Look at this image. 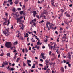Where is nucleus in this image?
<instances>
[{
	"label": "nucleus",
	"mask_w": 73,
	"mask_h": 73,
	"mask_svg": "<svg viewBox=\"0 0 73 73\" xmlns=\"http://www.w3.org/2000/svg\"><path fill=\"white\" fill-rule=\"evenodd\" d=\"M52 64H55V63H50V65H52Z\"/></svg>",
	"instance_id": "c85d7f7f"
},
{
	"label": "nucleus",
	"mask_w": 73,
	"mask_h": 73,
	"mask_svg": "<svg viewBox=\"0 0 73 73\" xmlns=\"http://www.w3.org/2000/svg\"><path fill=\"white\" fill-rule=\"evenodd\" d=\"M17 44H18V42L17 41L15 42L14 43V45H17Z\"/></svg>",
	"instance_id": "f3484780"
},
{
	"label": "nucleus",
	"mask_w": 73,
	"mask_h": 73,
	"mask_svg": "<svg viewBox=\"0 0 73 73\" xmlns=\"http://www.w3.org/2000/svg\"><path fill=\"white\" fill-rule=\"evenodd\" d=\"M6 3H7V1H4V3H3V5L4 6H5Z\"/></svg>",
	"instance_id": "9d476101"
},
{
	"label": "nucleus",
	"mask_w": 73,
	"mask_h": 73,
	"mask_svg": "<svg viewBox=\"0 0 73 73\" xmlns=\"http://www.w3.org/2000/svg\"><path fill=\"white\" fill-rule=\"evenodd\" d=\"M54 0H52L51 1V3H54Z\"/></svg>",
	"instance_id": "6ab92c4d"
},
{
	"label": "nucleus",
	"mask_w": 73,
	"mask_h": 73,
	"mask_svg": "<svg viewBox=\"0 0 73 73\" xmlns=\"http://www.w3.org/2000/svg\"><path fill=\"white\" fill-rule=\"evenodd\" d=\"M55 33L56 34H57V35H58V32H57V31H56L55 32Z\"/></svg>",
	"instance_id": "052dcab7"
},
{
	"label": "nucleus",
	"mask_w": 73,
	"mask_h": 73,
	"mask_svg": "<svg viewBox=\"0 0 73 73\" xmlns=\"http://www.w3.org/2000/svg\"><path fill=\"white\" fill-rule=\"evenodd\" d=\"M46 11H44L41 14L42 17H43L44 18V19H46V16L44 15V14H46Z\"/></svg>",
	"instance_id": "f03ea898"
},
{
	"label": "nucleus",
	"mask_w": 73,
	"mask_h": 73,
	"mask_svg": "<svg viewBox=\"0 0 73 73\" xmlns=\"http://www.w3.org/2000/svg\"><path fill=\"white\" fill-rule=\"evenodd\" d=\"M7 56L8 57H11L10 56V53H7Z\"/></svg>",
	"instance_id": "dca6fc26"
},
{
	"label": "nucleus",
	"mask_w": 73,
	"mask_h": 73,
	"mask_svg": "<svg viewBox=\"0 0 73 73\" xmlns=\"http://www.w3.org/2000/svg\"><path fill=\"white\" fill-rule=\"evenodd\" d=\"M60 70L62 72H64V68L62 67Z\"/></svg>",
	"instance_id": "0eeeda50"
},
{
	"label": "nucleus",
	"mask_w": 73,
	"mask_h": 73,
	"mask_svg": "<svg viewBox=\"0 0 73 73\" xmlns=\"http://www.w3.org/2000/svg\"><path fill=\"white\" fill-rule=\"evenodd\" d=\"M33 32L35 33V34H36L37 33V32L36 31H34Z\"/></svg>",
	"instance_id": "680f3d73"
},
{
	"label": "nucleus",
	"mask_w": 73,
	"mask_h": 73,
	"mask_svg": "<svg viewBox=\"0 0 73 73\" xmlns=\"http://www.w3.org/2000/svg\"><path fill=\"white\" fill-rule=\"evenodd\" d=\"M27 63L28 64V66H31V65L30 63H29V62H27Z\"/></svg>",
	"instance_id": "a878e982"
},
{
	"label": "nucleus",
	"mask_w": 73,
	"mask_h": 73,
	"mask_svg": "<svg viewBox=\"0 0 73 73\" xmlns=\"http://www.w3.org/2000/svg\"><path fill=\"white\" fill-rule=\"evenodd\" d=\"M59 40V38H58L57 39V42H59V40Z\"/></svg>",
	"instance_id": "c03bdc74"
},
{
	"label": "nucleus",
	"mask_w": 73,
	"mask_h": 73,
	"mask_svg": "<svg viewBox=\"0 0 73 73\" xmlns=\"http://www.w3.org/2000/svg\"><path fill=\"white\" fill-rule=\"evenodd\" d=\"M68 66L70 67H70H71V64H68Z\"/></svg>",
	"instance_id": "e433bc0d"
},
{
	"label": "nucleus",
	"mask_w": 73,
	"mask_h": 73,
	"mask_svg": "<svg viewBox=\"0 0 73 73\" xmlns=\"http://www.w3.org/2000/svg\"><path fill=\"white\" fill-rule=\"evenodd\" d=\"M66 16L67 17H70V15L68 13H67Z\"/></svg>",
	"instance_id": "2eb2a0df"
},
{
	"label": "nucleus",
	"mask_w": 73,
	"mask_h": 73,
	"mask_svg": "<svg viewBox=\"0 0 73 73\" xmlns=\"http://www.w3.org/2000/svg\"><path fill=\"white\" fill-rule=\"evenodd\" d=\"M35 46L36 48L38 50L40 49V47L39 46H37V45H36Z\"/></svg>",
	"instance_id": "ddd939ff"
},
{
	"label": "nucleus",
	"mask_w": 73,
	"mask_h": 73,
	"mask_svg": "<svg viewBox=\"0 0 73 73\" xmlns=\"http://www.w3.org/2000/svg\"><path fill=\"white\" fill-rule=\"evenodd\" d=\"M12 46V43L9 42H7L5 43V46L7 48H9Z\"/></svg>",
	"instance_id": "f257e3e1"
},
{
	"label": "nucleus",
	"mask_w": 73,
	"mask_h": 73,
	"mask_svg": "<svg viewBox=\"0 0 73 73\" xmlns=\"http://www.w3.org/2000/svg\"><path fill=\"white\" fill-rule=\"evenodd\" d=\"M60 33H62V30H63V29L62 28V27H60Z\"/></svg>",
	"instance_id": "423d86ee"
},
{
	"label": "nucleus",
	"mask_w": 73,
	"mask_h": 73,
	"mask_svg": "<svg viewBox=\"0 0 73 73\" xmlns=\"http://www.w3.org/2000/svg\"><path fill=\"white\" fill-rule=\"evenodd\" d=\"M15 70V68H11V70L12 71H13Z\"/></svg>",
	"instance_id": "4be33fe9"
},
{
	"label": "nucleus",
	"mask_w": 73,
	"mask_h": 73,
	"mask_svg": "<svg viewBox=\"0 0 73 73\" xmlns=\"http://www.w3.org/2000/svg\"><path fill=\"white\" fill-rule=\"evenodd\" d=\"M64 23H65L66 24L68 25V23H69V22H67V21H64Z\"/></svg>",
	"instance_id": "c756f323"
},
{
	"label": "nucleus",
	"mask_w": 73,
	"mask_h": 73,
	"mask_svg": "<svg viewBox=\"0 0 73 73\" xmlns=\"http://www.w3.org/2000/svg\"><path fill=\"white\" fill-rule=\"evenodd\" d=\"M19 58H18L16 60V61L17 62H19Z\"/></svg>",
	"instance_id": "7c9ffc66"
},
{
	"label": "nucleus",
	"mask_w": 73,
	"mask_h": 73,
	"mask_svg": "<svg viewBox=\"0 0 73 73\" xmlns=\"http://www.w3.org/2000/svg\"><path fill=\"white\" fill-rule=\"evenodd\" d=\"M27 61L29 63H31V61L30 60H27Z\"/></svg>",
	"instance_id": "f704fd0d"
},
{
	"label": "nucleus",
	"mask_w": 73,
	"mask_h": 73,
	"mask_svg": "<svg viewBox=\"0 0 73 73\" xmlns=\"http://www.w3.org/2000/svg\"><path fill=\"white\" fill-rule=\"evenodd\" d=\"M42 58L43 59H44V60H45V59H46V57L45 56H42Z\"/></svg>",
	"instance_id": "412c9836"
},
{
	"label": "nucleus",
	"mask_w": 73,
	"mask_h": 73,
	"mask_svg": "<svg viewBox=\"0 0 73 73\" xmlns=\"http://www.w3.org/2000/svg\"><path fill=\"white\" fill-rule=\"evenodd\" d=\"M25 5H23L22 7L23 9H24V8H25Z\"/></svg>",
	"instance_id": "49530a36"
},
{
	"label": "nucleus",
	"mask_w": 73,
	"mask_h": 73,
	"mask_svg": "<svg viewBox=\"0 0 73 73\" xmlns=\"http://www.w3.org/2000/svg\"><path fill=\"white\" fill-rule=\"evenodd\" d=\"M3 63L4 65H8V62H7V61H3Z\"/></svg>",
	"instance_id": "39448f33"
},
{
	"label": "nucleus",
	"mask_w": 73,
	"mask_h": 73,
	"mask_svg": "<svg viewBox=\"0 0 73 73\" xmlns=\"http://www.w3.org/2000/svg\"><path fill=\"white\" fill-rule=\"evenodd\" d=\"M6 31L7 32V34L8 35H9L11 34V32H9V28L6 29Z\"/></svg>",
	"instance_id": "20e7f679"
},
{
	"label": "nucleus",
	"mask_w": 73,
	"mask_h": 73,
	"mask_svg": "<svg viewBox=\"0 0 73 73\" xmlns=\"http://www.w3.org/2000/svg\"><path fill=\"white\" fill-rule=\"evenodd\" d=\"M22 52L23 53H24V48L22 49Z\"/></svg>",
	"instance_id": "69168bd1"
},
{
	"label": "nucleus",
	"mask_w": 73,
	"mask_h": 73,
	"mask_svg": "<svg viewBox=\"0 0 73 73\" xmlns=\"http://www.w3.org/2000/svg\"><path fill=\"white\" fill-rule=\"evenodd\" d=\"M23 65L24 66H26V64H25V63L23 62Z\"/></svg>",
	"instance_id": "79ce46f5"
},
{
	"label": "nucleus",
	"mask_w": 73,
	"mask_h": 73,
	"mask_svg": "<svg viewBox=\"0 0 73 73\" xmlns=\"http://www.w3.org/2000/svg\"><path fill=\"white\" fill-rule=\"evenodd\" d=\"M49 53L50 56V55H51V53H52V51H49Z\"/></svg>",
	"instance_id": "2f4dec72"
},
{
	"label": "nucleus",
	"mask_w": 73,
	"mask_h": 73,
	"mask_svg": "<svg viewBox=\"0 0 73 73\" xmlns=\"http://www.w3.org/2000/svg\"><path fill=\"white\" fill-rule=\"evenodd\" d=\"M16 50L14 49V51H13V53H16Z\"/></svg>",
	"instance_id": "603ef678"
},
{
	"label": "nucleus",
	"mask_w": 73,
	"mask_h": 73,
	"mask_svg": "<svg viewBox=\"0 0 73 73\" xmlns=\"http://www.w3.org/2000/svg\"><path fill=\"white\" fill-rule=\"evenodd\" d=\"M6 23H7V22L6 21L4 22L3 23V25H7Z\"/></svg>",
	"instance_id": "aec40b11"
},
{
	"label": "nucleus",
	"mask_w": 73,
	"mask_h": 73,
	"mask_svg": "<svg viewBox=\"0 0 73 73\" xmlns=\"http://www.w3.org/2000/svg\"><path fill=\"white\" fill-rule=\"evenodd\" d=\"M32 23H34L33 20H32L30 22V24H32Z\"/></svg>",
	"instance_id": "393cba45"
},
{
	"label": "nucleus",
	"mask_w": 73,
	"mask_h": 73,
	"mask_svg": "<svg viewBox=\"0 0 73 73\" xmlns=\"http://www.w3.org/2000/svg\"><path fill=\"white\" fill-rule=\"evenodd\" d=\"M41 55L42 56V57L44 56V53H41Z\"/></svg>",
	"instance_id": "72a5a7b5"
},
{
	"label": "nucleus",
	"mask_w": 73,
	"mask_h": 73,
	"mask_svg": "<svg viewBox=\"0 0 73 73\" xmlns=\"http://www.w3.org/2000/svg\"><path fill=\"white\" fill-rule=\"evenodd\" d=\"M45 62L46 64H48V63H49V60H45Z\"/></svg>",
	"instance_id": "a211bd4d"
},
{
	"label": "nucleus",
	"mask_w": 73,
	"mask_h": 73,
	"mask_svg": "<svg viewBox=\"0 0 73 73\" xmlns=\"http://www.w3.org/2000/svg\"><path fill=\"white\" fill-rule=\"evenodd\" d=\"M6 31H6V30L3 31V33L4 35H7V33Z\"/></svg>",
	"instance_id": "6e6552de"
},
{
	"label": "nucleus",
	"mask_w": 73,
	"mask_h": 73,
	"mask_svg": "<svg viewBox=\"0 0 73 73\" xmlns=\"http://www.w3.org/2000/svg\"><path fill=\"white\" fill-rule=\"evenodd\" d=\"M36 22H35L33 24V25H34V26H35V25H36Z\"/></svg>",
	"instance_id": "de8ad7c7"
},
{
	"label": "nucleus",
	"mask_w": 73,
	"mask_h": 73,
	"mask_svg": "<svg viewBox=\"0 0 73 73\" xmlns=\"http://www.w3.org/2000/svg\"><path fill=\"white\" fill-rule=\"evenodd\" d=\"M25 51H26V53H27L28 52V49L27 48L25 49Z\"/></svg>",
	"instance_id": "a19ab883"
},
{
	"label": "nucleus",
	"mask_w": 73,
	"mask_h": 73,
	"mask_svg": "<svg viewBox=\"0 0 73 73\" xmlns=\"http://www.w3.org/2000/svg\"><path fill=\"white\" fill-rule=\"evenodd\" d=\"M53 25L52 24V25H50L48 26V30H50L51 29H54V28L53 27Z\"/></svg>",
	"instance_id": "7ed1b4c3"
},
{
	"label": "nucleus",
	"mask_w": 73,
	"mask_h": 73,
	"mask_svg": "<svg viewBox=\"0 0 73 73\" xmlns=\"http://www.w3.org/2000/svg\"><path fill=\"white\" fill-rule=\"evenodd\" d=\"M60 12H61L62 13H63V12H65V10H63V9H62L60 10Z\"/></svg>",
	"instance_id": "9b49d317"
},
{
	"label": "nucleus",
	"mask_w": 73,
	"mask_h": 73,
	"mask_svg": "<svg viewBox=\"0 0 73 73\" xmlns=\"http://www.w3.org/2000/svg\"><path fill=\"white\" fill-rule=\"evenodd\" d=\"M31 52L32 53H33V54H34L35 53V51H31Z\"/></svg>",
	"instance_id": "cd10ccee"
},
{
	"label": "nucleus",
	"mask_w": 73,
	"mask_h": 73,
	"mask_svg": "<svg viewBox=\"0 0 73 73\" xmlns=\"http://www.w3.org/2000/svg\"><path fill=\"white\" fill-rule=\"evenodd\" d=\"M62 38H64V39H66V36H63L62 37Z\"/></svg>",
	"instance_id": "4c0bfd02"
},
{
	"label": "nucleus",
	"mask_w": 73,
	"mask_h": 73,
	"mask_svg": "<svg viewBox=\"0 0 73 73\" xmlns=\"http://www.w3.org/2000/svg\"><path fill=\"white\" fill-rule=\"evenodd\" d=\"M9 24H10V22H9V20H8V24L7 25H9Z\"/></svg>",
	"instance_id": "bb28decb"
},
{
	"label": "nucleus",
	"mask_w": 73,
	"mask_h": 73,
	"mask_svg": "<svg viewBox=\"0 0 73 73\" xmlns=\"http://www.w3.org/2000/svg\"><path fill=\"white\" fill-rule=\"evenodd\" d=\"M34 21H37V20L36 19H34L33 20Z\"/></svg>",
	"instance_id": "5fc2aeb1"
},
{
	"label": "nucleus",
	"mask_w": 73,
	"mask_h": 73,
	"mask_svg": "<svg viewBox=\"0 0 73 73\" xmlns=\"http://www.w3.org/2000/svg\"><path fill=\"white\" fill-rule=\"evenodd\" d=\"M57 45V44L56 43H55L54 44V47L53 48V50H55V48H56V47H55V46H56Z\"/></svg>",
	"instance_id": "f8f14e48"
},
{
	"label": "nucleus",
	"mask_w": 73,
	"mask_h": 73,
	"mask_svg": "<svg viewBox=\"0 0 73 73\" xmlns=\"http://www.w3.org/2000/svg\"><path fill=\"white\" fill-rule=\"evenodd\" d=\"M16 56L15 55V56L14 57V59H16Z\"/></svg>",
	"instance_id": "6e6d98bb"
},
{
	"label": "nucleus",
	"mask_w": 73,
	"mask_h": 73,
	"mask_svg": "<svg viewBox=\"0 0 73 73\" xmlns=\"http://www.w3.org/2000/svg\"><path fill=\"white\" fill-rule=\"evenodd\" d=\"M4 56V54L2 53L0 55V56H1V57H2V56Z\"/></svg>",
	"instance_id": "ea45409f"
},
{
	"label": "nucleus",
	"mask_w": 73,
	"mask_h": 73,
	"mask_svg": "<svg viewBox=\"0 0 73 73\" xmlns=\"http://www.w3.org/2000/svg\"><path fill=\"white\" fill-rule=\"evenodd\" d=\"M44 20H42L40 21V23H44Z\"/></svg>",
	"instance_id": "3c124183"
},
{
	"label": "nucleus",
	"mask_w": 73,
	"mask_h": 73,
	"mask_svg": "<svg viewBox=\"0 0 73 73\" xmlns=\"http://www.w3.org/2000/svg\"><path fill=\"white\" fill-rule=\"evenodd\" d=\"M3 19L5 20V21H7V18H3Z\"/></svg>",
	"instance_id": "13d9d810"
},
{
	"label": "nucleus",
	"mask_w": 73,
	"mask_h": 73,
	"mask_svg": "<svg viewBox=\"0 0 73 73\" xmlns=\"http://www.w3.org/2000/svg\"><path fill=\"white\" fill-rule=\"evenodd\" d=\"M21 19H20V18H18L17 19V20H18L19 21H20L21 20H20Z\"/></svg>",
	"instance_id": "338daca9"
},
{
	"label": "nucleus",
	"mask_w": 73,
	"mask_h": 73,
	"mask_svg": "<svg viewBox=\"0 0 73 73\" xmlns=\"http://www.w3.org/2000/svg\"><path fill=\"white\" fill-rule=\"evenodd\" d=\"M36 17H37L38 19H39V16L38 15H37L36 16Z\"/></svg>",
	"instance_id": "c9c22d12"
},
{
	"label": "nucleus",
	"mask_w": 73,
	"mask_h": 73,
	"mask_svg": "<svg viewBox=\"0 0 73 73\" xmlns=\"http://www.w3.org/2000/svg\"><path fill=\"white\" fill-rule=\"evenodd\" d=\"M54 58H52L51 59V61H54Z\"/></svg>",
	"instance_id": "4d7b16f0"
},
{
	"label": "nucleus",
	"mask_w": 73,
	"mask_h": 73,
	"mask_svg": "<svg viewBox=\"0 0 73 73\" xmlns=\"http://www.w3.org/2000/svg\"><path fill=\"white\" fill-rule=\"evenodd\" d=\"M39 66H43V65L42 64H39Z\"/></svg>",
	"instance_id": "a18cd8bd"
},
{
	"label": "nucleus",
	"mask_w": 73,
	"mask_h": 73,
	"mask_svg": "<svg viewBox=\"0 0 73 73\" xmlns=\"http://www.w3.org/2000/svg\"><path fill=\"white\" fill-rule=\"evenodd\" d=\"M12 11L14 12H16V9H15V8H14V7L13 9H12Z\"/></svg>",
	"instance_id": "4468645a"
},
{
	"label": "nucleus",
	"mask_w": 73,
	"mask_h": 73,
	"mask_svg": "<svg viewBox=\"0 0 73 73\" xmlns=\"http://www.w3.org/2000/svg\"><path fill=\"white\" fill-rule=\"evenodd\" d=\"M10 5H12V4H13V2H10Z\"/></svg>",
	"instance_id": "bf43d9fd"
},
{
	"label": "nucleus",
	"mask_w": 73,
	"mask_h": 73,
	"mask_svg": "<svg viewBox=\"0 0 73 73\" xmlns=\"http://www.w3.org/2000/svg\"><path fill=\"white\" fill-rule=\"evenodd\" d=\"M35 68V66H32V69H34V68Z\"/></svg>",
	"instance_id": "864d4df0"
},
{
	"label": "nucleus",
	"mask_w": 73,
	"mask_h": 73,
	"mask_svg": "<svg viewBox=\"0 0 73 73\" xmlns=\"http://www.w3.org/2000/svg\"><path fill=\"white\" fill-rule=\"evenodd\" d=\"M6 5L7 6H8L9 7V3H8V4H6Z\"/></svg>",
	"instance_id": "774afa93"
},
{
	"label": "nucleus",
	"mask_w": 73,
	"mask_h": 73,
	"mask_svg": "<svg viewBox=\"0 0 73 73\" xmlns=\"http://www.w3.org/2000/svg\"><path fill=\"white\" fill-rule=\"evenodd\" d=\"M13 48H14V47H11L10 48V49H11V50H12L13 49Z\"/></svg>",
	"instance_id": "58836bf2"
},
{
	"label": "nucleus",
	"mask_w": 73,
	"mask_h": 73,
	"mask_svg": "<svg viewBox=\"0 0 73 73\" xmlns=\"http://www.w3.org/2000/svg\"><path fill=\"white\" fill-rule=\"evenodd\" d=\"M33 15H37V12H36V11H33Z\"/></svg>",
	"instance_id": "1a4fd4ad"
},
{
	"label": "nucleus",
	"mask_w": 73,
	"mask_h": 73,
	"mask_svg": "<svg viewBox=\"0 0 73 73\" xmlns=\"http://www.w3.org/2000/svg\"><path fill=\"white\" fill-rule=\"evenodd\" d=\"M44 42H48V39H46V40H44Z\"/></svg>",
	"instance_id": "473e14b6"
},
{
	"label": "nucleus",
	"mask_w": 73,
	"mask_h": 73,
	"mask_svg": "<svg viewBox=\"0 0 73 73\" xmlns=\"http://www.w3.org/2000/svg\"><path fill=\"white\" fill-rule=\"evenodd\" d=\"M53 48H54V46H51L50 47V48H51V49H53Z\"/></svg>",
	"instance_id": "37998d69"
},
{
	"label": "nucleus",
	"mask_w": 73,
	"mask_h": 73,
	"mask_svg": "<svg viewBox=\"0 0 73 73\" xmlns=\"http://www.w3.org/2000/svg\"><path fill=\"white\" fill-rule=\"evenodd\" d=\"M23 11H21L20 12V15H22L23 14Z\"/></svg>",
	"instance_id": "5701e85b"
},
{
	"label": "nucleus",
	"mask_w": 73,
	"mask_h": 73,
	"mask_svg": "<svg viewBox=\"0 0 73 73\" xmlns=\"http://www.w3.org/2000/svg\"><path fill=\"white\" fill-rule=\"evenodd\" d=\"M40 61L41 62H43V60L42 59H40Z\"/></svg>",
	"instance_id": "e2e57ef3"
},
{
	"label": "nucleus",
	"mask_w": 73,
	"mask_h": 73,
	"mask_svg": "<svg viewBox=\"0 0 73 73\" xmlns=\"http://www.w3.org/2000/svg\"><path fill=\"white\" fill-rule=\"evenodd\" d=\"M47 23H48V24H50V22H47Z\"/></svg>",
	"instance_id": "0e129e2a"
},
{
	"label": "nucleus",
	"mask_w": 73,
	"mask_h": 73,
	"mask_svg": "<svg viewBox=\"0 0 73 73\" xmlns=\"http://www.w3.org/2000/svg\"><path fill=\"white\" fill-rule=\"evenodd\" d=\"M17 10L18 11H21V8H18L17 9Z\"/></svg>",
	"instance_id": "09e8293b"
},
{
	"label": "nucleus",
	"mask_w": 73,
	"mask_h": 73,
	"mask_svg": "<svg viewBox=\"0 0 73 73\" xmlns=\"http://www.w3.org/2000/svg\"><path fill=\"white\" fill-rule=\"evenodd\" d=\"M53 7H55V5H54V3H51Z\"/></svg>",
	"instance_id": "b1692460"
},
{
	"label": "nucleus",
	"mask_w": 73,
	"mask_h": 73,
	"mask_svg": "<svg viewBox=\"0 0 73 73\" xmlns=\"http://www.w3.org/2000/svg\"><path fill=\"white\" fill-rule=\"evenodd\" d=\"M37 45H40V42H37Z\"/></svg>",
	"instance_id": "8fccbe9b"
}]
</instances>
